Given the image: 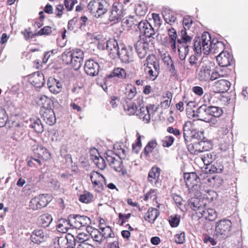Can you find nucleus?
I'll use <instances>...</instances> for the list:
<instances>
[{"label": "nucleus", "mask_w": 248, "mask_h": 248, "mask_svg": "<svg viewBox=\"0 0 248 248\" xmlns=\"http://www.w3.org/2000/svg\"><path fill=\"white\" fill-rule=\"evenodd\" d=\"M211 35L208 32H204L201 37H196L194 40V50L197 53L202 51L204 54H209Z\"/></svg>", "instance_id": "f257e3e1"}, {"label": "nucleus", "mask_w": 248, "mask_h": 248, "mask_svg": "<svg viewBox=\"0 0 248 248\" xmlns=\"http://www.w3.org/2000/svg\"><path fill=\"white\" fill-rule=\"evenodd\" d=\"M108 7L109 4L106 0H92L88 5L89 12L97 18L106 14Z\"/></svg>", "instance_id": "f03ea898"}, {"label": "nucleus", "mask_w": 248, "mask_h": 248, "mask_svg": "<svg viewBox=\"0 0 248 248\" xmlns=\"http://www.w3.org/2000/svg\"><path fill=\"white\" fill-rule=\"evenodd\" d=\"M106 159L110 167L115 171L124 173L122 157L112 151L106 153Z\"/></svg>", "instance_id": "7ed1b4c3"}, {"label": "nucleus", "mask_w": 248, "mask_h": 248, "mask_svg": "<svg viewBox=\"0 0 248 248\" xmlns=\"http://www.w3.org/2000/svg\"><path fill=\"white\" fill-rule=\"evenodd\" d=\"M232 229V222L229 219H223L217 222L215 231L217 235L225 238L229 236Z\"/></svg>", "instance_id": "20e7f679"}, {"label": "nucleus", "mask_w": 248, "mask_h": 248, "mask_svg": "<svg viewBox=\"0 0 248 248\" xmlns=\"http://www.w3.org/2000/svg\"><path fill=\"white\" fill-rule=\"evenodd\" d=\"M123 4L119 2L113 3L109 16V20L114 23L119 22L124 15Z\"/></svg>", "instance_id": "39448f33"}, {"label": "nucleus", "mask_w": 248, "mask_h": 248, "mask_svg": "<svg viewBox=\"0 0 248 248\" xmlns=\"http://www.w3.org/2000/svg\"><path fill=\"white\" fill-rule=\"evenodd\" d=\"M90 177L93 187L96 191L100 192L104 190L103 184L106 185V178L100 173L93 171L91 172Z\"/></svg>", "instance_id": "423d86ee"}, {"label": "nucleus", "mask_w": 248, "mask_h": 248, "mask_svg": "<svg viewBox=\"0 0 248 248\" xmlns=\"http://www.w3.org/2000/svg\"><path fill=\"white\" fill-rule=\"evenodd\" d=\"M136 30H139L140 34L144 35L146 38H155V31L152 25L146 20L140 21Z\"/></svg>", "instance_id": "0eeeda50"}, {"label": "nucleus", "mask_w": 248, "mask_h": 248, "mask_svg": "<svg viewBox=\"0 0 248 248\" xmlns=\"http://www.w3.org/2000/svg\"><path fill=\"white\" fill-rule=\"evenodd\" d=\"M118 57L124 63H130L134 61L133 49L132 46L123 47L120 50Z\"/></svg>", "instance_id": "6e6552de"}, {"label": "nucleus", "mask_w": 248, "mask_h": 248, "mask_svg": "<svg viewBox=\"0 0 248 248\" xmlns=\"http://www.w3.org/2000/svg\"><path fill=\"white\" fill-rule=\"evenodd\" d=\"M161 169L156 166H153L149 170L147 180L152 186L157 187L159 184Z\"/></svg>", "instance_id": "1a4fd4ad"}, {"label": "nucleus", "mask_w": 248, "mask_h": 248, "mask_svg": "<svg viewBox=\"0 0 248 248\" xmlns=\"http://www.w3.org/2000/svg\"><path fill=\"white\" fill-rule=\"evenodd\" d=\"M135 48L140 59L144 58L147 54L149 49V43L146 38H140L135 44Z\"/></svg>", "instance_id": "9d476101"}, {"label": "nucleus", "mask_w": 248, "mask_h": 248, "mask_svg": "<svg viewBox=\"0 0 248 248\" xmlns=\"http://www.w3.org/2000/svg\"><path fill=\"white\" fill-rule=\"evenodd\" d=\"M193 116L197 117L198 120L206 122H209V107L206 105L201 106L196 111L193 110Z\"/></svg>", "instance_id": "9b49d317"}, {"label": "nucleus", "mask_w": 248, "mask_h": 248, "mask_svg": "<svg viewBox=\"0 0 248 248\" xmlns=\"http://www.w3.org/2000/svg\"><path fill=\"white\" fill-rule=\"evenodd\" d=\"M217 61L221 67H225L231 65L233 62V59L228 52L224 51L217 56Z\"/></svg>", "instance_id": "f8f14e48"}, {"label": "nucleus", "mask_w": 248, "mask_h": 248, "mask_svg": "<svg viewBox=\"0 0 248 248\" xmlns=\"http://www.w3.org/2000/svg\"><path fill=\"white\" fill-rule=\"evenodd\" d=\"M85 73L90 76H95L98 75L100 66L99 64L93 60H87L84 66Z\"/></svg>", "instance_id": "ddd939ff"}, {"label": "nucleus", "mask_w": 248, "mask_h": 248, "mask_svg": "<svg viewBox=\"0 0 248 248\" xmlns=\"http://www.w3.org/2000/svg\"><path fill=\"white\" fill-rule=\"evenodd\" d=\"M29 81L36 88H41L45 83L44 75L40 72H36L29 76Z\"/></svg>", "instance_id": "4468645a"}, {"label": "nucleus", "mask_w": 248, "mask_h": 248, "mask_svg": "<svg viewBox=\"0 0 248 248\" xmlns=\"http://www.w3.org/2000/svg\"><path fill=\"white\" fill-rule=\"evenodd\" d=\"M106 48L109 53V56L112 59H114L118 57L120 50L118 42L115 39H109L107 41Z\"/></svg>", "instance_id": "2eb2a0df"}, {"label": "nucleus", "mask_w": 248, "mask_h": 248, "mask_svg": "<svg viewBox=\"0 0 248 248\" xmlns=\"http://www.w3.org/2000/svg\"><path fill=\"white\" fill-rule=\"evenodd\" d=\"M188 205L193 210L197 212V214H200V211L204 208L206 203L201 197H193L189 200Z\"/></svg>", "instance_id": "dca6fc26"}, {"label": "nucleus", "mask_w": 248, "mask_h": 248, "mask_svg": "<svg viewBox=\"0 0 248 248\" xmlns=\"http://www.w3.org/2000/svg\"><path fill=\"white\" fill-rule=\"evenodd\" d=\"M40 114L42 118L49 125H52L56 123L55 113L52 108L41 109Z\"/></svg>", "instance_id": "f3484780"}, {"label": "nucleus", "mask_w": 248, "mask_h": 248, "mask_svg": "<svg viewBox=\"0 0 248 248\" xmlns=\"http://www.w3.org/2000/svg\"><path fill=\"white\" fill-rule=\"evenodd\" d=\"M211 69L209 66H202L198 73L197 78L202 82H209L211 80Z\"/></svg>", "instance_id": "a211bd4d"}, {"label": "nucleus", "mask_w": 248, "mask_h": 248, "mask_svg": "<svg viewBox=\"0 0 248 248\" xmlns=\"http://www.w3.org/2000/svg\"><path fill=\"white\" fill-rule=\"evenodd\" d=\"M210 50L209 51V54L210 53L213 54H216L220 52H223L225 48L224 43L222 42L219 41L216 39H211L210 46L209 47Z\"/></svg>", "instance_id": "6ab92c4d"}, {"label": "nucleus", "mask_w": 248, "mask_h": 248, "mask_svg": "<svg viewBox=\"0 0 248 248\" xmlns=\"http://www.w3.org/2000/svg\"><path fill=\"white\" fill-rule=\"evenodd\" d=\"M47 84L48 88L51 93H58L61 91L62 88V83L59 80L54 78H49L48 79Z\"/></svg>", "instance_id": "aec40b11"}, {"label": "nucleus", "mask_w": 248, "mask_h": 248, "mask_svg": "<svg viewBox=\"0 0 248 248\" xmlns=\"http://www.w3.org/2000/svg\"><path fill=\"white\" fill-rule=\"evenodd\" d=\"M231 86V83L225 79H220L215 82L214 85V88L216 90V92L217 93H225L228 91Z\"/></svg>", "instance_id": "412c9836"}, {"label": "nucleus", "mask_w": 248, "mask_h": 248, "mask_svg": "<svg viewBox=\"0 0 248 248\" xmlns=\"http://www.w3.org/2000/svg\"><path fill=\"white\" fill-rule=\"evenodd\" d=\"M46 238L43 230L41 229L34 230L31 236V241L38 244L46 241Z\"/></svg>", "instance_id": "4be33fe9"}, {"label": "nucleus", "mask_w": 248, "mask_h": 248, "mask_svg": "<svg viewBox=\"0 0 248 248\" xmlns=\"http://www.w3.org/2000/svg\"><path fill=\"white\" fill-rule=\"evenodd\" d=\"M145 74L148 76V78L152 80H155L158 77L160 72L159 64L155 65L152 67L144 68Z\"/></svg>", "instance_id": "5701e85b"}, {"label": "nucleus", "mask_w": 248, "mask_h": 248, "mask_svg": "<svg viewBox=\"0 0 248 248\" xmlns=\"http://www.w3.org/2000/svg\"><path fill=\"white\" fill-rule=\"evenodd\" d=\"M91 152L93 153H97L98 155H91V159L93 161L94 164L100 170H104L106 168V162L104 159L100 157L98 153L97 150L95 148L92 149Z\"/></svg>", "instance_id": "b1692460"}, {"label": "nucleus", "mask_w": 248, "mask_h": 248, "mask_svg": "<svg viewBox=\"0 0 248 248\" xmlns=\"http://www.w3.org/2000/svg\"><path fill=\"white\" fill-rule=\"evenodd\" d=\"M200 214L201 217H204L209 221H213L217 217V214L216 210L213 208L206 209L205 206L202 211H200Z\"/></svg>", "instance_id": "393cba45"}, {"label": "nucleus", "mask_w": 248, "mask_h": 248, "mask_svg": "<svg viewBox=\"0 0 248 248\" xmlns=\"http://www.w3.org/2000/svg\"><path fill=\"white\" fill-rule=\"evenodd\" d=\"M177 42L179 58L182 61L185 60L189 51V46L182 44L181 40H177Z\"/></svg>", "instance_id": "a878e982"}, {"label": "nucleus", "mask_w": 248, "mask_h": 248, "mask_svg": "<svg viewBox=\"0 0 248 248\" xmlns=\"http://www.w3.org/2000/svg\"><path fill=\"white\" fill-rule=\"evenodd\" d=\"M33 152L39 158L44 160H47L51 158V155L48 151L41 145L37 146L36 148L33 149Z\"/></svg>", "instance_id": "bb28decb"}, {"label": "nucleus", "mask_w": 248, "mask_h": 248, "mask_svg": "<svg viewBox=\"0 0 248 248\" xmlns=\"http://www.w3.org/2000/svg\"><path fill=\"white\" fill-rule=\"evenodd\" d=\"M194 125L190 121L185 123L183 126V135L185 141H188L191 137L192 133L194 132Z\"/></svg>", "instance_id": "cd10ccee"}, {"label": "nucleus", "mask_w": 248, "mask_h": 248, "mask_svg": "<svg viewBox=\"0 0 248 248\" xmlns=\"http://www.w3.org/2000/svg\"><path fill=\"white\" fill-rule=\"evenodd\" d=\"M137 115L139 118L142 119L146 123H148L150 121V114L149 108L147 107H142L137 110Z\"/></svg>", "instance_id": "c85d7f7f"}, {"label": "nucleus", "mask_w": 248, "mask_h": 248, "mask_svg": "<svg viewBox=\"0 0 248 248\" xmlns=\"http://www.w3.org/2000/svg\"><path fill=\"white\" fill-rule=\"evenodd\" d=\"M160 212L159 210L156 208L150 207L145 216V219L148 220L149 222L153 223L156 218L159 216Z\"/></svg>", "instance_id": "c756f323"}, {"label": "nucleus", "mask_w": 248, "mask_h": 248, "mask_svg": "<svg viewBox=\"0 0 248 248\" xmlns=\"http://www.w3.org/2000/svg\"><path fill=\"white\" fill-rule=\"evenodd\" d=\"M64 223L69 225L72 228L80 229L81 224H80L78 215H71L68 217V221H65Z\"/></svg>", "instance_id": "7c9ffc66"}, {"label": "nucleus", "mask_w": 248, "mask_h": 248, "mask_svg": "<svg viewBox=\"0 0 248 248\" xmlns=\"http://www.w3.org/2000/svg\"><path fill=\"white\" fill-rule=\"evenodd\" d=\"M31 124L30 127L38 133H42L44 131L43 125L41 121L39 118H31L30 119Z\"/></svg>", "instance_id": "2f4dec72"}, {"label": "nucleus", "mask_w": 248, "mask_h": 248, "mask_svg": "<svg viewBox=\"0 0 248 248\" xmlns=\"http://www.w3.org/2000/svg\"><path fill=\"white\" fill-rule=\"evenodd\" d=\"M126 72L125 69L120 67L115 68L108 76V78L116 77L120 79H124L126 77Z\"/></svg>", "instance_id": "473e14b6"}, {"label": "nucleus", "mask_w": 248, "mask_h": 248, "mask_svg": "<svg viewBox=\"0 0 248 248\" xmlns=\"http://www.w3.org/2000/svg\"><path fill=\"white\" fill-rule=\"evenodd\" d=\"M216 193L212 190H202L200 194L197 193L196 195L201 197L202 199H206L208 201H213L214 197L216 196Z\"/></svg>", "instance_id": "72a5a7b5"}, {"label": "nucleus", "mask_w": 248, "mask_h": 248, "mask_svg": "<svg viewBox=\"0 0 248 248\" xmlns=\"http://www.w3.org/2000/svg\"><path fill=\"white\" fill-rule=\"evenodd\" d=\"M52 221V217L48 214L41 215L38 219V224L43 227H48Z\"/></svg>", "instance_id": "f704fd0d"}, {"label": "nucleus", "mask_w": 248, "mask_h": 248, "mask_svg": "<svg viewBox=\"0 0 248 248\" xmlns=\"http://www.w3.org/2000/svg\"><path fill=\"white\" fill-rule=\"evenodd\" d=\"M124 108L128 115L134 114L137 110V107L131 100H127L123 105Z\"/></svg>", "instance_id": "c9c22d12"}, {"label": "nucleus", "mask_w": 248, "mask_h": 248, "mask_svg": "<svg viewBox=\"0 0 248 248\" xmlns=\"http://www.w3.org/2000/svg\"><path fill=\"white\" fill-rule=\"evenodd\" d=\"M184 178L186 180L187 185H188V183L195 185L196 184L195 182L200 179L195 172L185 173L184 174Z\"/></svg>", "instance_id": "e433bc0d"}, {"label": "nucleus", "mask_w": 248, "mask_h": 248, "mask_svg": "<svg viewBox=\"0 0 248 248\" xmlns=\"http://www.w3.org/2000/svg\"><path fill=\"white\" fill-rule=\"evenodd\" d=\"M140 21L138 19L134 17V16H129L124 18L123 22L124 24L128 27L135 28L136 26H138L139 23Z\"/></svg>", "instance_id": "4c0bfd02"}, {"label": "nucleus", "mask_w": 248, "mask_h": 248, "mask_svg": "<svg viewBox=\"0 0 248 248\" xmlns=\"http://www.w3.org/2000/svg\"><path fill=\"white\" fill-rule=\"evenodd\" d=\"M36 197L42 208L46 207L52 199L51 196L48 194H40Z\"/></svg>", "instance_id": "58836bf2"}, {"label": "nucleus", "mask_w": 248, "mask_h": 248, "mask_svg": "<svg viewBox=\"0 0 248 248\" xmlns=\"http://www.w3.org/2000/svg\"><path fill=\"white\" fill-rule=\"evenodd\" d=\"M39 104L42 106V109H49L51 108L53 103L50 98L46 95H43L40 98Z\"/></svg>", "instance_id": "ea45409f"}, {"label": "nucleus", "mask_w": 248, "mask_h": 248, "mask_svg": "<svg viewBox=\"0 0 248 248\" xmlns=\"http://www.w3.org/2000/svg\"><path fill=\"white\" fill-rule=\"evenodd\" d=\"M157 142L155 140H152L148 142L145 147L143 151V154L146 156H149L150 153H152L153 150L156 148Z\"/></svg>", "instance_id": "a19ab883"}, {"label": "nucleus", "mask_w": 248, "mask_h": 248, "mask_svg": "<svg viewBox=\"0 0 248 248\" xmlns=\"http://www.w3.org/2000/svg\"><path fill=\"white\" fill-rule=\"evenodd\" d=\"M93 199V195L92 193L85 192L79 196V201L83 203H89L92 202Z\"/></svg>", "instance_id": "79ce46f5"}, {"label": "nucleus", "mask_w": 248, "mask_h": 248, "mask_svg": "<svg viewBox=\"0 0 248 248\" xmlns=\"http://www.w3.org/2000/svg\"><path fill=\"white\" fill-rule=\"evenodd\" d=\"M216 158V155L214 153H209L204 154L202 159L205 165L211 163Z\"/></svg>", "instance_id": "37998d69"}, {"label": "nucleus", "mask_w": 248, "mask_h": 248, "mask_svg": "<svg viewBox=\"0 0 248 248\" xmlns=\"http://www.w3.org/2000/svg\"><path fill=\"white\" fill-rule=\"evenodd\" d=\"M155 65H158L159 62L157 61L154 55H149L146 59L145 62L144 63V66L145 68L153 67Z\"/></svg>", "instance_id": "c03bdc74"}, {"label": "nucleus", "mask_w": 248, "mask_h": 248, "mask_svg": "<svg viewBox=\"0 0 248 248\" xmlns=\"http://www.w3.org/2000/svg\"><path fill=\"white\" fill-rule=\"evenodd\" d=\"M210 116L219 117L223 114V110L221 108L213 106H209Z\"/></svg>", "instance_id": "a18cd8bd"}, {"label": "nucleus", "mask_w": 248, "mask_h": 248, "mask_svg": "<svg viewBox=\"0 0 248 248\" xmlns=\"http://www.w3.org/2000/svg\"><path fill=\"white\" fill-rule=\"evenodd\" d=\"M75 237L77 240V245L82 243H88L86 242L89 240L91 237V235L88 233H86L82 232L78 233Z\"/></svg>", "instance_id": "49530a36"}, {"label": "nucleus", "mask_w": 248, "mask_h": 248, "mask_svg": "<svg viewBox=\"0 0 248 248\" xmlns=\"http://www.w3.org/2000/svg\"><path fill=\"white\" fill-rule=\"evenodd\" d=\"M67 245L66 248H75L77 244L75 236L70 233L66 234Z\"/></svg>", "instance_id": "de8ad7c7"}, {"label": "nucleus", "mask_w": 248, "mask_h": 248, "mask_svg": "<svg viewBox=\"0 0 248 248\" xmlns=\"http://www.w3.org/2000/svg\"><path fill=\"white\" fill-rule=\"evenodd\" d=\"M101 233L104 239L114 237V234L109 226L101 228Z\"/></svg>", "instance_id": "09e8293b"}, {"label": "nucleus", "mask_w": 248, "mask_h": 248, "mask_svg": "<svg viewBox=\"0 0 248 248\" xmlns=\"http://www.w3.org/2000/svg\"><path fill=\"white\" fill-rule=\"evenodd\" d=\"M78 217L80 224H81V227L87 226V229L88 230L92 229L91 227L89 226L91 223V219L89 217L85 216L80 215H78ZM88 231L89 232V230Z\"/></svg>", "instance_id": "8fccbe9b"}, {"label": "nucleus", "mask_w": 248, "mask_h": 248, "mask_svg": "<svg viewBox=\"0 0 248 248\" xmlns=\"http://www.w3.org/2000/svg\"><path fill=\"white\" fill-rule=\"evenodd\" d=\"M90 235H91V237L94 241L99 243H101L104 239L101 232L98 231L97 229H94L93 231L91 232V233H90Z\"/></svg>", "instance_id": "3c124183"}, {"label": "nucleus", "mask_w": 248, "mask_h": 248, "mask_svg": "<svg viewBox=\"0 0 248 248\" xmlns=\"http://www.w3.org/2000/svg\"><path fill=\"white\" fill-rule=\"evenodd\" d=\"M62 59L67 64H70L72 62L71 50L67 49L65 51L62 55Z\"/></svg>", "instance_id": "603ef678"}, {"label": "nucleus", "mask_w": 248, "mask_h": 248, "mask_svg": "<svg viewBox=\"0 0 248 248\" xmlns=\"http://www.w3.org/2000/svg\"><path fill=\"white\" fill-rule=\"evenodd\" d=\"M165 21L168 24L171 25L176 20L175 15L172 12L165 13L163 15Z\"/></svg>", "instance_id": "864d4df0"}, {"label": "nucleus", "mask_w": 248, "mask_h": 248, "mask_svg": "<svg viewBox=\"0 0 248 248\" xmlns=\"http://www.w3.org/2000/svg\"><path fill=\"white\" fill-rule=\"evenodd\" d=\"M223 170V166L220 163H215L212 165L209 170L210 173H220Z\"/></svg>", "instance_id": "5fc2aeb1"}, {"label": "nucleus", "mask_w": 248, "mask_h": 248, "mask_svg": "<svg viewBox=\"0 0 248 248\" xmlns=\"http://www.w3.org/2000/svg\"><path fill=\"white\" fill-rule=\"evenodd\" d=\"M136 94V90L135 87H128L125 89V94L128 100L131 99L135 96Z\"/></svg>", "instance_id": "6e6d98bb"}, {"label": "nucleus", "mask_w": 248, "mask_h": 248, "mask_svg": "<svg viewBox=\"0 0 248 248\" xmlns=\"http://www.w3.org/2000/svg\"><path fill=\"white\" fill-rule=\"evenodd\" d=\"M7 119L5 110L0 107V127L5 125Z\"/></svg>", "instance_id": "4d7b16f0"}, {"label": "nucleus", "mask_w": 248, "mask_h": 248, "mask_svg": "<svg viewBox=\"0 0 248 248\" xmlns=\"http://www.w3.org/2000/svg\"><path fill=\"white\" fill-rule=\"evenodd\" d=\"M181 40L182 44L188 45V43L191 42L192 37L187 35L186 30L184 29L181 31ZM178 40H180L178 39Z\"/></svg>", "instance_id": "13d9d810"}, {"label": "nucleus", "mask_w": 248, "mask_h": 248, "mask_svg": "<svg viewBox=\"0 0 248 248\" xmlns=\"http://www.w3.org/2000/svg\"><path fill=\"white\" fill-rule=\"evenodd\" d=\"M29 206L30 208L33 210L42 209V207L36 197L31 200Z\"/></svg>", "instance_id": "bf43d9fd"}, {"label": "nucleus", "mask_w": 248, "mask_h": 248, "mask_svg": "<svg viewBox=\"0 0 248 248\" xmlns=\"http://www.w3.org/2000/svg\"><path fill=\"white\" fill-rule=\"evenodd\" d=\"M174 140V138L171 136L165 137L162 140V144L163 147H170Z\"/></svg>", "instance_id": "052dcab7"}, {"label": "nucleus", "mask_w": 248, "mask_h": 248, "mask_svg": "<svg viewBox=\"0 0 248 248\" xmlns=\"http://www.w3.org/2000/svg\"><path fill=\"white\" fill-rule=\"evenodd\" d=\"M83 59H78L72 58V62H71L73 68L75 70H78L82 65Z\"/></svg>", "instance_id": "680f3d73"}, {"label": "nucleus", "mask_w": 248, "mask_h": 248, "mask_svg": "<svg viewBox=\"0 0 248 248\" xmlns=\"http://www.w3.org/2000/svg\"><path fill=\"white\" fill-rule=\"evenodd\" d=\"M165 46L171 48L174 52H176L177 46H176V39L168 38Z\"/></svg>", "instance_id": "e2e57ef3"}, {"label": "nucleus", "mask_w": 248, "mask_h": 248, "mask_svg": "<svg viewBox=\"0 0 248 248\" xmlns=\"http://www.w3.org/2000/svg\"><path fill=\"white\" fill-rule=\"evenodd\" d=\"M141 136L139 135L135 143L132 145L133 152L136 154H138L141 147V142L140 140Z\"/></svg>", "instance_id": "0e129e2a"}, {"label": "nucleus", "mask_w": 248, "mask_h": 248, "mask_svg": "<svg viewBox=\"0 0 248 248\" xmlns=\"http://www.w3.org/2000/svg\"><path fill=\"white\" fill-rule=\"evenodd\" d=\"M169 222L172 227H176L178 226L180 222V217L177 215L171 216L169 219Z\"/></svg>", "instance_id": "69168bd1"}, {"label": "nucleus", "mask_w": 248, "mask_h": 248, "mask_svg": "<svg viewBox=\"0 0 248 248\" xmlns=\"http://www.w3.org/2000/svg\"><path fill=\"white\" fill-rule=\"evenodd\" d=\"M51 32V28L50 26H45L41 29L35 35L40 36L43 35H48Z\"/></svg>", "instance_id": "338daca9"}, {"label": "nucleus", "mask_w": 248, "mask_h": 248, "mask_svg": "<svg viewBox=\"0 0 248 248\" xmlns=\"http://www.w3.org/2000/svg\"><path fill=\"white\" fill-rule=\"evenodd\" d=\"M24 132L22 129H16L14 132L12 138L14 140H20L23 139Z\"/></svg>", "instance_id": "774afa93"}]
</instances>
